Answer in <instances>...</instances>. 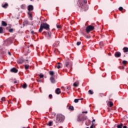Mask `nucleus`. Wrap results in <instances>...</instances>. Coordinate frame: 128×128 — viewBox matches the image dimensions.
<instances>
[{
	"instance_id": "nucleus-18",
	"label": "nucleus",
	"mask_w": 128,
	"mask_h": 128,
	"mask_svg": "<svg viewBox=\"0 0 128 128\" xmlns=\"http://www.w3.org/2000/svg\"><path fill=\"white\" fill-rule=\"evenodd\" d=\"M124 124H122V123H121L120 124L117 126V128H122Z\"/></svg>"
},
{
	"instance_id": "nucleus-59",
	"label": "nucleus",
	"mask_w": 128,
	"mask_h": 128,
	"mask_svg": "<svg viewBox=\"0 0 128 128\" xmlns=\"http://www.w3.org/2000/svg\"><path fill=\"white\" fill-rule=\"evenodd\" d=\"M26 62H28V60H26Z\"/></svg>"
},
{
	"instance_id": "nucleus-4",
	"label": "nucleus",
	"mask_w": 128,
	"mask_h": 128,
	"mask_svg": "<svg viewBox=\"0 0 128 128\" xmlns=\"http://www.w3.org/2000/svg\"><path fill=\"white\" fill-rule=\"evenodd\" d=\"M94 28L95 26L92 24L88 26L86 28V34H90V32H92V30H94Z\"/></svg>"
},
{
	"instance_id": "nucleus-43",
	"label": "nucleus",
	"mask_w": 128,
	"mask_h": 128,
	"mask_svg": "<svg viewBox=\"0 0 128 128\" xmlns=\"http://www.w3.org/2000/svg\"><path fill=\"white\" fill-rule=\"evenodd\" d=\"M82 114H88V112L87 111L82 112Z\"/></svg>"
},
{
	"instance_id": "nucleus-32",
	"label": "nucleus",
	"mask_w": 128,
	"mask_h": 128,
	"mask_svg": "<svg viewBox=\"0 0 128 128\" xmlns=\"http://www.w3.org/2000/svg\"><path fill=\"white\" fill-rule=\"evenodd\" d=\"M26 86H28V85H26V84H24L23 85V88H26Z\"/></svg>"
},
{
	"instance_id": "nucleus-8",
	"label": "nucleus",
	"mask_w": 128,
	"mask_h": 128,
	"mask_svg": "<svg viewBox=\"0 0 128 128\" xmlns=\"http://www.w3.org/2000/svg\"><path fill=\"white\" fill-rule=\"evenodd\" d=\"M28 10H29V12L34 10V6H32V5H29L28 6Z\"/></svg>"
},
{
	"instance_id": "nucleus-42",
	"label": "nucleus",
	"mask_w": 128,
	"mask_h": 128,
	"mask_svg": "<svg viewBox=\"0 0 128 128\" xmlns=\"http://www.w3.org/2000/svg\"><path fill=\"white\" fill-rule=\"evenodd\" d=\"M2 100H6V98H2L1 99Z\"/></svg>"
},
{
	"instance_id": "nucleus-53",
	"label": "nucleus",
	"mask_w": 128,
	"mask_h": 128,
	"mask_svg": "<svg viewBox=\"0 0 128 128\" xmlns=\"http://www.w3.org/2000/svg\"><path fill=\"white\" fill-rule=\"evenodd\" d=\"M124 69V66H122V70Z\"/></svg>"
},
{
	"instance_id": "nucleus-52",
	"label": "nucleus",
	"mask_w": 128,
	"mask_h": 128,
	"mask_svg": "<svg viewBox=\"0 0 128 128\" xmlns=\"http://www.w3.org/2000/svg\"><path fill=\"white\" fill-rule=\"evenodd\" d=\"M62 88H63V90H64V86H62Z\"/></svg>"
},
{
	"instance_id": "nucleus-26",
	"label": "nucleus",
	"mask_w": 128,
	"mask_h": 128,
	"mask_svg": "<svg viewBox=\"0 0 128 128\" xmlns=\"http://www.w3.org/2000/svg\"><path fill=\"white\" fill-rule=\"evenodd\" d=\"M109 105L110 108H112V106H114V103L112 102H109Z\"/></svg>"
},
{
	"instance_id": "nucleus-10",
	"label": "nucleus",
	"mask_w": 128,
	"mask_h": 128,
	"mask_svg": "<svg viewBox=\"0 0 128 128\" xmlns=\"http://www.w3.org/2000/svg\"><path fill=\"white\" fill-rule=\"evenodd\" d=\"M55 92L56 94H60V88H57L55 90Z\"/></svg>"
},
{
	"instance_id": "nucleus-31",
	"label": "nucleus",
	"mask_w": 128,
	"mask_h": 128,
	"mask_svg": "<svg viewBox=\"0 0 128 128\" xmlns=\"http://www.w3.org/2000/svg\"><path fill=\"white\" fill-rule=\"evenodd\" d=\"M122 64H124V66H126L128 64V62H126V60H123Z\"/></svg>"
},
{
	"instance_id": "nucleus-15",
	"label": "nucleus",
	"mask_w": 128,
	"mask_h": 128,
	"mask_svg": "<svg viewBox=\"0 0 128 128\" xmlns=\"http://www.w3.org/2000/svg\"><path fill=\"white\" fill-rule=\"evenodd\" d=\"M8 6V3H6L4 5H2V8H7Z\"/></svg>"
},
{
	"instance_id": "nucleus-21",
	"label": "nucleus",
	"mask_w": 128,
	"mask_h": 128,
	"mask_svg": "<svg viewBox=\"0 0 128 128\" xmlns=\"http://www.w3.org/2000/svg\"><path fill=\"white\" fill-rule=\"evenodd\" d=\"M82 122L86 120V116H82Z\"/></svg>"
},
{
	"instance_id": "nucleus-1",
	"label": "nucleus",
	"mask_w": 128,
	"mask_h": 128,
	"mask_svg": "<svg viewBox=\"0 0 128 128\" xmlns=\"http://www.w3.org/2000/svg\"><path fill=\"white\" fill-rule=\"evenodd\" d=\"M88 4L87 0H80L78 3V6L82 8V10H88V6L86 5Z\"/></svg>"
},
{
	"instance_id": "nucleus-25",
	"label": "nucleus",
	"mask_w": 128,
	"mask_h": 128,
	"mask_svg": "<svg viewBox=\"0 0 128 128\" xmlns=\"http://www.w3.org/2000/svg\"><path fill=\"white\" fill-rule=\"evenodd\" d=\"M4 33V29L2 28V27H0V34H3Z\"/></svg>"
},
{
	"instance_id": "nucleus-12",
	"label": "nucleus",
	"mask_w": 128,
	"mask_h": 128,
	"mask_svg": "<svg viewBox=\"0 0 128 128\" xmlns=\"http://www.w3.org/2000/svg\"><path fill=\"white\" fill-rule=\"evenodd\" d=\"M46 36L48 38H50L52 36V32H48L47 33L46 32Z\"/></svg>"
},
{
	"instance_id": "nucleus-47",
	"label": "nucleus",
	"mask_w": 128,
	"mask_h": 128,
	"mask_svg": "<svg viewBox=\"0 0 128 128\" xmlns=\"http://www.w3.org/2000/svg\"><path fill=\"white\" fill-rule=\"evenodd\" d=\"M34 31H32V32H31L32 34H34Z\"/></svg>"
},
{
	"instance_id": "nucleus-54",
	"label": "nucleus",
	"mask_w": 128,
	"mask_h": 128,
	"mask_svg": "<svg viewBox=\"0 0 128 128\" xmlns=\"http://www.w3.org/2000/svg\"><path fill=\"white\" fill-rule=\"evenodd\" d=\"M58 64H60V62H58Z\"/></svg>"
},
{
	"instance_id": "nucleus-49",
	"label": "nucleus",
	"mask_w": 128,
	"mask_h": 128,
	"mask_svg": "<svg viewBox=\"0 0 128 128\" xmlns=\"http://www.w3.org/2000/svg\"><path fill=\"white\" fill-rule=\"evenodd\" d=\"M96 122V120L94 119V120H92V122Z\"/></svg>"
},
{
	"instance_id": "nucleus-22",
	"label": "nucleus",
	"mask_w": 128,
	"mask_h": 128,
	"mask_svg": "<svg viewBox=\"0 0 128 128\" xmlns=\"http://www.w3.org/2000/svg\"><path fill=\"white\" fill-rule=\"evenodd\" d=\"M100 96L101 98H102V96H106V94H104V93H100Z\"/></svg>"
},
{
	"instance_id": "nucleus-61",
	"label": "nucleus",
	"mask_w": 128,
	"mask_h": 128,
	"mask_svg": "<svg viewBox=\"0 0 128 128\" xmlns=\"http://www.w3.org/2000/svg\"><path fill=\"white\" fill-rule=\"evenodd\" d=\"M62 128V127H60V128Z\"/></svg>"
},
{
	"instance_id": "nucleus-14",
	"label": "nucleus",
	"mask_w": 128,
	"mask_h": 128,
	"mask_svg": "<svg viewBox=\"0 0 128 128\" xmlns=\"http://www.w3.org/2000/svg\"><path fill=\"white\" fill-rule=\"evenodd\" d=\"M78 82H75L73 86L75 87V88H78Z\"/></svg>"
},
{
	"instance_id": "nucleus-3",
	"label": "nucleus",
	"mask_w": 128,
	"mask_h": 128,
	"mask_svg": "<svg viewBox=\"0 0 128 128\" xmlns=\"http://www.w3.org/2000/svg\"><path fill=\"white\" fill-rule=\"evenodd\" d=\"M65 117L62 114H59L57 116L56 120V122H63L64 120Z\"/></svg>"
},
{
	"instance_id": "nucleus-11",
	"label": "nucleus",
	"mask_w": 128,
	"mask_h": 128,
	"mask_svg": "<svg viewBox=\"0 0 128 128\" xmlns=\"http://www.w3.org/2000/svg\"><path fill=\"white\" fill-rule=\"evenodd\" d=\"M50 80L52 84H54L56 82V80H54V78L52 76L50 77Z\"/></svg>"
},
{
	"instance_id": "nucleus-36",
	"label": "nucleus",
	"mask_w": 128,
	"mask_h": 128,
	"mask_svg": "<svg viewBox=\"0 0 128 128\" xmlns=\"http://www.w3.org/2000/svg\"><path fill=\"white\" fill-rule=\"evenodd\" d=\"M40 78H44V75L40 74L39 76Z\"/></svg>"
},
{
	"instance_id": "nucleus-51",
	"label": "nucleus",
	"mask_w": 128,
	"mask_h": 128,
	"mask_svg": "<svg viewBox=\"0 0 128 128\" xmlns=\"http://www.w3.org/2000/svg\"><path fill=\"white\" fill-rule=\"evenodd\" d=\"M17 83H18V82H16V81L14 82V84H17Z\"/></svg>"
},
{
	"instance_id": "nucleus-30",
	"label": "nucleus",
	"mask_w": 128,
	"mask_h": 128,
	"mask_svg": "<svg viewBox=\"0 0 128 128\" xmlns=\"http://www.w3.org/2000/svg\"><path fill=\"white\" fill-rule=\"evenodd\" d=\"M78 122H82V118L78 117V119H77Z\"/></svg>"
},
{
	"instance_id": "nucleus-2",
	"label": "nucleus",
	"mask_w": 128,
	"mask_h": 128,
	"mask_svg": "<svg viewBox=\"0 0 128 128\" xmlns=\"http://www.w3.org/2000/svg\"><path fill=\"white\" fill-rule=\"evenodd\" d=\"M44 28L46 30H50V25L46 23L41 24L39 29V32H42Z\"/></svg>"
},
{
	"instance_id": "nucleus-29",
	"label": "nucleus",
	"mask_w": 128,
	"mask_h": 128,
	"mask_svg": "<svg viewBox=\"0 0 128 128\" xmlns=\"http://www.w3.org/2000/svg\"><path fill=\"white\" fill-rule=\"evenodd\" d=\"M80 100V99H74V102L76 104H78V101Z\"/></svg>"
},
{
	"instance_id": "nucleus-17",
	"label": "nucleus",
	"mask_w": 128,
	"mask_h": 128,
	"mask_svg": "<svg viewBox=\"0 0 128 128\" xmlns=\"http://www.w3.org/2000/svg\"><path fill=\"white\" fill-rule=\"evenodd\" d=\"M122 50H124V52H128V48L124 47L122 48Z\"/></svg>"
},
{
	"instance_id": "nucleus-45",
	"label": "nucleus",
	"mask_w": 128,
	"mask_h": 128,
	"mask_svg": "<svg viewBox=\"0 0 128 128\" xmlns=\"http://www.w3.org/2000/svg\"><path fill=\"white\" fill-rule=\"evenodd\" d=\"M90 128H94V124L92 123V125L90 126Z\"/></svg>"
},
{
	"instance_id": "nucleus-24",
	"label": "nucleus",
	"mask_w": 128,
	"mask_h": 128,
	"mask_svg": "<svg viewBox=\"0 0 128 128\" xmlns=\"http://www.w3.org/2000/svg\"><path fill=\"white\" fill-rule=\"evenodd\" d=\"M20 8L22 10H24L26 8V5L25 4H22L20 6Z\"/></svg>"
},
{
	"instance_id": "nucleus-6",
	"label": "nucleus",
	"mask_w": 128,
	"mask_h": 128,
	"mask_svg": "<svg viewBox=\"0 0 128 128\" xmlns=\"http://www.w3.org/2000/svg\"><path fill=\"white\" fill-rule=\"evenodd\" d=\"M120 56H122V53L120 52H116L114 54V56L116 58H120Z\"/></svg>"
},
{
	"instance_id": "nucleus-9",
	"label": "nucleus",
	"mask_w": 128,
	"mask_h": 128,
	"mask_svg": "<svg viewBox=\"0 0 128 128\" xmlns=\"http://www.w3.org/2000/svg\"><path fill=\"white\" fill-rule=\"evenodd\" d=\"M24 59L21 58L18 60V64H24Z\"/></svg>"
},
{
	"instance_id": "nucleus-33",
	"label": "nucleus",
	"mask_w": 128,
	"mask_h": 128,
	"mask_svg": "<svg viewBox=\"0 0 128 128\" xmlns=\"http://www.w3.org/2000/svg\"><path fill=\"white\" fill-rule=\"evenodd\" d=\"M88 92H89L90 94H94V92H92V90H89Z\"/></svg>"
},
{
	"instance_id": "nucleus-40",
	"label": "nucleus",
	"mask_w": 128,
	"mask_h": 128,
	"mask_svg": "<svg viewBox=\"0 0 128 128\" xmlns=\"http://www.w3.org/2000/svg\"><path fill=\"white\" fill-rule=\"evenodd\" d=\"M100 46H104V42H100Z\"/></svg>"
},
{
	"instance_id": "nucleus-27",
	"label": "nucleus",
	"mask_w": 128,
	"mask_h": 128,
	"mask_svg": "<svg viewBox=\"0 0 128 128\" xmlns=\"http://www.w3.org/2000/svg\"><path fill=\"white\" fill-rule=\"evenodd\" d=\"M30 68V66L28 64H26L25 65V70H28Z\"/></svg>"
},
{
	"instance_id": "nucleus-46",
	"label": "nucleus",
	"mask_w": 128,
	"mask_h": 128,
	"mask_svg": "<svg viewBox=\"0 0 128 128\" xmlns=\"http://www.w3.org/2000/svg\"><path fill=\"white\" fill-rule=\"evenodd\" d=\"M8 54H9V56H12V53H10V52H8Z\"/></svg>"
},
{
	"instance_id": "nucleus-56",
	"label": "nucleus",
	"mask_w": 128,
	"mask_h": 128,
	"mask_svg": "<svg viewBox=\"0 0 128 128\" xmlns=\"http://www.w3.org/2000/svg\"><path fill=\"white\" fill-rule=\"evenodd\" d=\"M114 16H115V18H116V15Z\"/></svg>"
},
{
	"instance_id": "nucleus-23",
	"label": "nucleus",
	"mask_w": 128,
	"mask_h": 128,
	"mask_svg": "<svg viewBox=\"0 0 128 128\" xmlns=\"http://www.w3.org/2000/svg\"><path fill=\"white\" fill-rule=\"evenodd\" d=\"M48 126H52V122L50 121L48 124Z\"/></svg>"
},
{
	"instance_id": "nucleus-38",
	"label": "nucleus",
	"mask_w": 128,
	"mask_h": 128,
	"mask_svg": "<svg viewBox=\"0 0 128 128\" xmlns=\"http://www.w3.org/2000/svg\"><path fill=\"white\" fill-rule=\"evenodd\" d=\"M49 98H52V94H49Z\"/></svg>"
},
{
	"instance_id": "nucleus-7",
	"label": "nucleus",
	"mask_w": 128,
	"mask_h": 128,
	"mask_svg": "<svg viewBox=\"0 0 128 128\" xmlns=\"http://www.w3.org/2000/svg\"><path fill=\"white\" fill-rule=\"evenodd\" d=\"M18 72V70L16 68H12L11 70H10V72H14V74H16V72Z\"/></svg>"
},
{
	"instance_id": "nucleus-35",
	"label": "nucleus",
	"mask_w": 128,
	"mask_h": 128,
	"mask_svg": "<svg viewBox=\"0 0 128 128\" xmlns=\"http://www.w3.org/2000/svg\"><path fill=\"white\" fill-rule=\"evenodd\" d=\"M80 44H82V42H76V45L77 46H80Z\"/></svg>"
},
{
	"instance_id": "nucleus-58",
	"label": "nucleus",
	"mask_w": 128,
	"mask_h": 128,
	"mask_svg": "<svg viewBox=\"0 0 128 128\" xmlns=\"http://www.w3.org/2000/svg\"><path fill=\"white\" fill-rule=\"evenodd\" d=\"M28 14H30V12H28Z\"/></svg>"
},
{
	"instance_id": "nucleus-39",
	"label": "nucleus",
	"mask_w": 128,
	"mask_h": 128,
	"mask_svg": "<svg viewBox=\"0 0 128 128\" xmlns=\"http://www.w3.org/2000/svg\"><path fill=\"white\" fill-rule=\"evenodd\" d=\"M56 67L57 68H58V69L60 68V65H56Z\"/></svg>"
},
{
	"instance_id": "nucleus-44",
	"label": "nucleus",
	"mask_w": 128,
	"mask_h": 128,
	"mask_svg": "<svg viewBox=\"0 0 128 128\" xmlns=\"http://www.w3.org/2000/svg\"><path fill=\"white\" fill-rule=\"evenodd\" d=\"M86 38H90V36H86Z\"/></svg>"
},
{
	"instance_id": "nucleus-48",
	"label": "nucleus",
	"mask_w": 128,
	"mask_h": 128,
	"mask_svg": "<svg viewBox=\"0 0 128 128\" xmlns=\"http://www.w3.org/2000/svg\"><path fill=\"white\" fill-rule=\"evenodd\" d=\"M84 100L83 98H79V100Z\"/></svg>"
},
{
	"instance_id": "nucleus-37",
	"label": "nucleus",
	"mask_w": 128,
	"mask_h": 128,
	"mask_svg": "<svg viewBox=\"0 0 128 128\" xmlns=\"http://www.w3.org/2000/svg\"><path fill=\"white\" fill-rule=\"evenodd\" d=\"M57 28H62V26L60 25H56Z\"/></svg>"
},
{
	"instance_id": "nucleus-60",
	"label": "nucleus",
	"mask_w": 128,
	"mask_h": 128,
	"mask_svg": "<svg viewBox=\"0 0 128 128\" xmlns=\"http://www.w3.org/2000/svg\"><path fill=\"white\" fill-rule=\"evenodd\" d=\"M31 0V1H32V0Z\"/></svg>"
},
{
	"instance_id": "nucleus-50",
	"label": "nucleus",
	"mask_w": 128,
	"mask_h": 128,
	"mask_svg": "<svg viewBox=\"0 0 128 128\" xmlns=\"http://www.w3.org/2000/svg\"><path fill=\"white\" fill-rule=\"evenodd\" d=\"M123 128H128V126H123Z\"/></svg>"
},
{
	"instance_id": "nucleus-13",
	"label": "nucleus",
	"mask_w": 128,
	"mask_h": 128,
	"mask_svg": "<svg viewBox=\"0 0 128 128\" xmlns=\"http://www.w3.org/2000/svg\"><path fill=\"white\" fill-rule=\"evenodd\" d=\"M28 20H24L23 22V25L24 26H28Z\"/></svg>"
},
{
	"instance_id": "nucleus-20",
	"label": "nucleus",
	"mask_w": 128,
	"mask_h": 128,
	"mask_svg": "<svg viewBox=\"0 0 128 128\" xmlns=\"http://www.w3.org/2000/svg\"><path fill=\"white\" fill-rule=\"evenodd\" d=\"M68 110H74V106H70Z\"/></svg>"
},
{
	"instance_id": "nucleus-5",
	"label": "nucleus",
	"mask_w": 128,
	"mask_h": 128,
	"mask_svg": "<svg viewBox=\"0 0 128 128\" xmlns=\"http://www.w3.org/2000/svg\"><path fill=\"white\" fill-rule=\"evenodd\" d=\"M64 64L66 68H68V66L70 68H72V62H64Z\"/></svg>"
},
{
	"instance_id": "nucleus-55",
	"label": "nucleus",
	"mask_w": 128,
	"mask_h": 128,
	"mask_svg": "<svg viewBox=\"0 0 128 128\" xmlns=\"http://www.w3.org/2000/svg\"><path fill=\"white\" fill-rule=\"evenodd\" d=\"M37 82H40V80H37Z\"/></svg>"
},
{
	"instance_id": "nucleus-41",
	"label": "nucleus",
	"mask_w": 128,
	"mask_h": 128,
	"mask_svg": "<svg viewBox=\"0 0 128 128\" xmlns=\"http://www.w3.org/2000/svg\"><path fill=\"white\" fill-rule=\"evenodd\" d=\"M13 102H16V98H14L13 99Z\"/></svg>"
},
{
	"instance_id": "nucleus-57",
	"label": "nucleus",
	"mask_w": 128,
	"mask_h": 128,
	"mask_svg": "<svg viewBox=\"0 0 128 128\" xmlns=\"http://www.w3.org/2000/svg\"><path fill=\"white\" fill-rule=\"evenodd\" d=\"M67 90H68V87H66Z\"/></svg>"
},
{
	"instance_id": "nucleus-28",
	"label": "nucleus",
	"mask_w": 128,
	"mask_h": 128,
	"mask_svg": "<svg viewBox=\"0 0 128 128\" xmlns=\"http://www.w3.org/2000/svg\"><path fill=\"white\" fill-rule=\"evenodd\" d=\"M14 28H10V29H9V30H8V32H14Z\"/></svg>"
},
{
	"instance_id": "nucleus-19",
	"label": "nucleus",
	"mask_w": 128,
	"mask_h": 128,
	"mask_svg": "<svg viewBox=\"0 0 128 128\" xmlns=\"http://www.w3.org/2000/svg\"><path fill=\"white\" fill-rule=\"evenodd\" d=\"M49 74L50 76H54V71H50Z\"/></svg>"
},
{
	"instance_id": "nucleus-16",
	"label": "nucleus",
	"mask_w": 128,
	"mask_h": 128,
	"mask_svg": "<svg viewBox=\"0 0 128 128\" xmlns=\"http://www.w3.org/2000/svg\"><path fill=\"white\" fill-rule=\"evenodd\" d=\"M2 26H8V24H6V22L4 21L2 22Z\"/></svg>"
},
{
	"instance_id": "nucleus-34",
	"label": "nucleus",
	"mask_w": 128,
	"mask_h": 128,
	"mask_svg": "<svg viewBox=\"0 0 128 128\" xmlns=\"http://www.w3.org/2000/svg\"><path fill=\"white\" fill-rule=\"evenodd\" d=\"M118 10L120 12H122V10H124V8L122 6H120Z\"/></svg>"
}]
</instances>
